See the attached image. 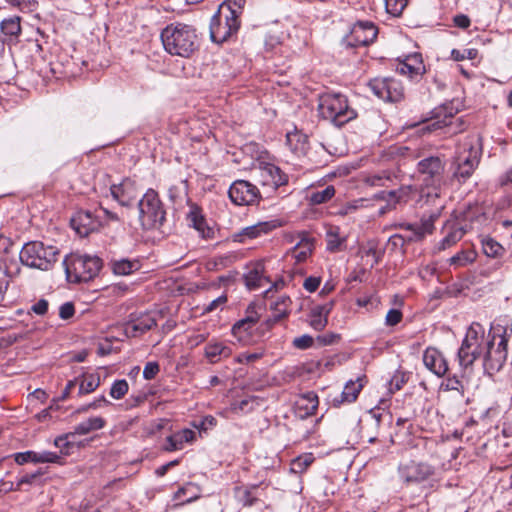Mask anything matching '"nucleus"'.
Masks as SVG:
<instances>
[{"instance_id": "f257e3e1", "label": "nucleus", "mask_w": 512, "mask_h": 512, "mask_svg": "<svg viewBox=\"0 0 512 512\" xmlns=\"http://www.w3.org/2000/svg\"><path fill=\"white\" fill-rule=\"evenodd\" d=\"M245 4L246 0H225L219 5L210 20V38L214 43H224L238 32Z\"/></svg>"}, {"instance_id": "f03ea898", "label": "nucleus", "mask_w": 512, "mask_h": 512, "mask_svg": "<svg viewBox=\"0 0 512 512\" xmlns=\"http://www.w3.org/2000/svg\"><path fill=\"white\" fill-rule=\"evenodd\" d=\"M164 49L173 56L189 58L199 47L196 29L184 23H172L161 32Z\"/></svg>"}, {"instance_id": "7ed1b4c3", "label": "nucleus", "mask_w": 512, "mask_h": 512, "mask_svg": "<svg viewBox=\"0 0 512 512\" xmlns=\"http://www.w3.org/2000/svg\"><path fill=\"white\" fill-rule=\"evenodd\" d=\"M436 467L424 461L409 460L398 466V476L405 487L421 486V490L428 497L439 487L435 479Z\"/></svg>"}, {"instance_id": "20e7f679", "label": "nucleus", "mask_w": 512, "mask_h": 512, "mask_svg": "<svg viewBox=\"0 0 512 512\" xmlns=\"http://www.w3.org/2000/svg\"><path fill=\"white\" fill-rule=\"evenodd\" d=\"M66 279L70 283L88 282L98 275L102 260L97 256L71 253L63 260Z\"/></svg>"}, {"instance_id": "39448f33", "label": "nucleus", "mask_w": 512, "mask_h": 512, "mask_svg": "<svg viewBox=\"0 0 512 512\" xmlns=\"http://www.w3.org/2000/svg\"><path fill=\"white\" fill-rule=\"evenodd\" d=\"M318 110L322 118L341 127L357 117V112L350 107L346 96L340 93H325L320 96Z\"/></svg>"}, {"instance_id": "423d86ee", "label": "nucleus", "mask_w": 512, "mask_h": 512, "mask_svg": "<svg viewBox=\"0 0 512 512\" xmlns=\"http://www.w3.org/2000/svg\"><path fill=\"white\" fill-rule=\"evenodd\" d=\"M482 154L481 139L478 136H467L457 151L456 169L453 177L460 183L466 182L478 167Z\"/></svg>"}, {"instance_id": "0eeeda50", "label": "nucleus", "mask_w": 512, "mask_h": 512, "mask_svg": "<svg viewBox=\"0 0 512 512\" xmlns=\"http://www.w3.org/2000/svg\"><path fill=\"white\" fill-rule=\"evenodd\" d=\"M59 254L60 251L56 246L32 241L22 247L19 258L21 263L29 268L48 271L57 262Z\"/></svg>"}, {"instance_id": "6e6552de", "label": "nucleus", "mask_w": 512, "mask_h": 512, "mask_svg": "<svg viewBox=\"0 0 512 512\" xmlns=\"http://www.w3.org/2000/svg\"><path fill=\"white\" fill-rule=\"evenodd\" d=\"M138 210L139 222L143 229H158L163 225L166 211L159 194L154 189H148L138 201Z\"/></svg>"}, {"instance_id": "1a4fd4ad", "label": "nucleus", "mask_w": 512, "mask_h": 512, "mask_svg": "<svg viewBox=\"0 0 512 512\" xmlns=\"http://www.w3.org/2000/svg\"><path fill=\"white\" fill-rule=\"evenodd\" d=\"M485 330L480 323H472L458 350L459 364L462 367L471 366L485 352Z\"/></svg>"}, {"instance_id": "9d476101", "label": "nucleus", "mask_w": 512, "mask_h": 512, "mask_svg": "<svg viewBox=\"0 0 512 512\" xmlns=\"http://www.w3.org/2000/svg\"><path fill=\"white\" fill-rule=\"evenodd\" d=\"M445 166L444 158L437 155L426 156L417 163L418 176L426 188L442 186Z\"/></svg>"}, {"instance_id": "9b49d317", "label": "nucleus", "mask_w": 512, "mask_h": 512, "mask_svg": "<svg viewBox=\"0 0 512 512\" xmlns=\"http://www.w3.org/2000/svg\"><path fill=\"white\" fill-rule=\"evenodd\" d=\"M496 337L487 339L485 342V352L483 355V366L490 375L498 372L507 359V340L499 336L498 343L495 344Z\"/></svg>"}, {"instance_id": "f8f14e48", "label": "nucleus", "mask_w": 512, "mask_h": 512, "mask_svg": "<svg viewBox=\"0 0 512 512\" xmlns=\"http://www.w3.org/2000/svg\"><path fill=\"white\" fill-rule=\"evenodd\" d=\"M228 195L236 205H253L258 202L260 191L246 180H236L231 184Z\"/></svg>"}, {"instance_id": "ddd939ff", "label": "nucleus", "mask_w": 512, "mask_h": 512, "mask_svg": "<svg viewBox=\"0 0 512 512\" xmlns=\"http://www.w3.org/2000/svg\"><path fill=\"white\" fill-rule=\"evenodd\" d=\"M258 182L264 188L276 190L288 183V176L281 169L268 162H260L256 169Z\"/></svg>"}, {"instance_id": "4468645a", "label": "nucleus", "mask_w": 512, "mask_h": 512, "mask_svg": "<svg viewBox=\"0 0 512 512\" xmlns=\"http://www.w3.org/2000/svg\"><path fill=\"white\" fill-rule=\"evenodd\" d=\"M162 316L163 311L159 310L146 312L132 318L124 326V334L127 337H138L155 327Z\"/></svg>"}, {"instance_id": "2eb2a0df", "label": "nucleus", "mask_w": 512, "mask_h": 512, "mask_svg": "<svg viewBox=\"0 0 512 512\" xmlns=\"http://www.w3.org/2000/svg\"><path fill=\"white\" fill-rule=\"evenodd\" d=\"M378 34V29L371 21L356 22L349 36V45L353 47L367 46L374 42Z\"/></svg>"}, {"instance_id": "dca6fc26", "label": "nucleus", "mask_w": 512, "mask_h": 512, "mask_svg": "<svg viewBox=\"0 0 512 512\" xmlns=\"http://www.w3.org/2000/svg\"><path fill=\"white\" fill-rule=\"evenodd\" d=\"M260 315L256 311L254 304H250L246 309V316L238 320L231 329L234 337L239 341H246L252 336L256 324L259 322Z\"/></svg>"}, {"instance_id": "f3484780", "label": "nucleus", "mask_w": 512, "mask_h": 512, "mask_svg": "<svg viewBox=\"0 0 512 512\" xmlns=\"http://www.w3.org/2000/svg\"><path fill=\"white\" fill-rule=\"evenodd\" d=\"M112 197L122 206H131L137 199L138 190L136 182L130 178H125L119 184H113L110 187Z\"/></svg>"}, {"instance_id": "a211bd4d", "label": "nucleus", "mask_w": 512, "mask_h": 512, "mask_svg": "<svg viewBox=\"0 0 512 512\" xmlns=\"http://www.w3.org/2000/svg\"><path fill=\"white\" fill-rule=\"evenodd\" d=\"M396 71L400 74L408 76L410 79L418 78L425 73V65L422 56L419 53H413L396 66Z\"/></svg>"}, {"instance_id": "6ab92c4d", "label": "nucleus", "mask_w": 512, "mask_h": 512, "mask_svg": "<svg viewBox=\"0 0 512 512\" xmlns=\"http://www.w3.org/2000/svg\"><path fill=\"white\" fill-rule=\"evenodd\" d=\"M423 363L425 367L438 377H442L448 371V364L440 351L429 347L424 351Z\"/></svg>"}, {"instance_id": "aec40b11", "label": "nucleus", "mask_w": 512, "mask_h": 512, "mask_svg": "<svg viewBox=\"0 0 512 512\" xmlns=\"http://www.w3.org/2000/svg\"><path fill=\"white\" fill-rule=\"evenodd\" d=\"M71 227L81 237H87L98 228V222L89 211H80L71 219Z\"/></svg>"}, {"instance_id": "412c9836", "label": "nucleus", "mask_w": 512, "mask_h": 512, "mask_svg": "<svg viewBox=\"0 0 512 512\" xmlns=\"http://www.w3.org/2000/svg\"><path fill=\"white\" fill-rule=\"evenodd\" d=\"M61 457L55 453L50 451H26L15 454V462L19 465H23L28 462L33 463H58Z\"/></svg>"}, {"instance_id": "4be33fe9", "label": "nucleus", "mask_w": 512, "mask_h": 512, "mask_svg": "<svg viewBox=\"0 0 512 512\" xmlns=\"http://www.w3.org/2000/svg\"><path fill=\"white\" fill-rule=\"evenodd\" d=\"M275 228L276 224L274 221L259 222L243 228L240 232L233 235V239L236 242H245L246 239H255Z\"/></svg>"}, {"instance_id": "5701e85b", "label": "nucleus", "mask_w": 512, "mask_h": 512, "mask_svg": "<svg viewBox=\"0 0 512 512\" xmlns=\"http://www.w3.org/2000/svg\"><path fill=\"white\" fill-rule=\"evenodd\" d=\"M21 18L19 16H13L4 19L0 24V30L2 34V41L8 45L15 44L18 42L21 34Z\"/></svg>"}, {"instance_id": "b1692460", "label": "nucleus", "mask_w": 512, "mask_h": 512, "mask_svg": "<svg viewBox=\"0 0 512 512\" xmlns=\"http://www.w3.org/2000/svg\"><path fill=\"white\" fill-rule=\"evenodd\" d=\"M204 354L210 363L215 364L229 358L232 355V349L224 342L211 341L205 346Z\"/></svg>"}, {"instance_id": "393cba45", "label": "nucleus", "mask_w": 512, "mask_h": 512, "mask_svg": "<svg viewBox=\"0 0 512 512\" xmlns=\"http://www.w3.org/2000/svg\"><path fill=\"white\" fill-rule=\"evenodd\" d=\"M363 378L358 377L355 381L350 380L346 383L343 391L341 392L339 398L336 397L333 399V404L335 406H339L343 403H353L358 398L360 391L363 388Z\"/></svg>"}, {"instance_id": "a878e982", "label": "nucleus", "mask_w": 512, "mask_h": 512, "mask_svg": "<svg viewBox=\"0 0 512 512\" xmlns=\"http://www.w3.org/2000/svg\"><path fill=\"white\" fill-rule=\"evenodd\" d=\"M331 311V304L317 305L309 314V324L316 331H322L328 323V315Z\"/></svg>"}, {"instance_id": "bb28decb", "label": "nucleus", "mask_w": 512, "mask_h": 512, "mask_svg": "<svg viewBox=\"0 0 512 512\" xmlns=\"http://www.w3.org/2000/svg\"><path fill=\"white\" fill-rule=\"evenodd\" d=\"M189 226H192L203 239L213 238L214 230L210 228L205 218L200 214L198 210H192L187 216Z\"/></svg>"}, {"instance_id": "cd10ccee", "label": "nucleus", "mask_w": 512, "mask_h": 512, "mask_svg": "<svg viewBox=\"0 0 512 512\" xmlns=\"http://www.w3.org/2000/svg\"><path fill=\"white\" fill-rule=\"evenodd\" d=\"M447 234L444 238L439 242L438 250H445L455 245L458 241L462 239L464 234L466 233L465 229L459 224L452 223L446 226Z\"/></svg>"}, {"instance_id": "c85d7f7f", "label": "nucleus", "mask_w": 512, "mask_h": 512, "mask_svg": "<svg viewBox=\"0 0 512 512\" xmlns=\"http://www.w3.org/2000/svg\"><path fill=\"white\" fill-rule=\"evenodd\" d=\"M110 266L114 274L126 276L139 269V262L127 258L111 259Z\"/></svg>"}, {"instance_id": "c756f323", "label": "nucleus", "mask_w": 512, "mask_h": 512, "mask_svg": "<svg viewBox=\"0 0 512 512\" xmlns=\"http://www.w3.org/2000/svg\"><path fill=\"white\" fill-rule=\"evenodd\" d=\"M78 379V395L82 396L95 391L101 383L100 376L97 373L83 374Z\"/></svg>"}, {"instance_id": "7c9ffc66", "label": "nucleus", "mask_w": 512, "mask_h": 512, "mask_svg": "<svg viewBox=\"0 0 512 512\" xmlns=\"http://www.w3.org/2000/svg\"><path fill=\"white\" fill-rule=\"evenodd\" d=\"M423 238V233L419 231L410 232L409 235L405 236L402 234H394L388 240V247L391 250L400 249L404 252V247L407 243L419 241Z\"/></svg>"}, {"instance_id": "2f4dec72", "label": "nucleus", "mask_w": 512, "mask_h": 512, "mask_svg": "<svg viewBox=\"0 0 512 512\" xmlns=\"http://www.w3.org/2000/svg\"><path fill=\"white\" fill-rule=\"evenodd\" d=\"M262 270V265L258 264L244 275L245 285L247 286L248 289H258L264 286V283L269 282V280L262 275Z\"/></svg>"}, {"instance_id": "473e14b6", "label": "nucleus", "mask_w": 512, "mask_h": 512, "mask_svg": "<svg viewBox=\"0 0 512 512\" xmlns=\"http://www.w3.org/2000/svg\"><path fill=\"white\" fill-rule=\"evenodd\" d=\"M314 249L312 238H303L291 251V256L297 263L304 262Z\"/></svg>"}, {"instance_id": "72a5a7b5", "label": "nucleus", "mask_w": 512, "mask_h": 512, "mask_svg": "<svg viewBox=\"0 0 512 512\" xmlns=\"http://www.w3.org/2000/svg\"><path fill=\"white\" fill-rule=\"evenodd\" d=\"M419 202L422 206H433V210H436L439 205H444L441 201V187L423 188L420 193Z\"/></svg>"}, {"instance_id": "f704fd0d", "label": "nucleus", "mask_w": 512, "mask_h": 512, "mask_svg": "<svg viewBox=\"0 0 512 512\" xmlns=\"http://www.w3.org/2000/svg\"><path fill=\"white\" fill-rule=\"evenodd\" d=\"M106 421L99 416L88 418L74 427L76 435H86L92 431L100 430L105 426Z\"/></svg>"}, {"instance_id": "c9c22d12", "label": "nucleus", "mask_w": 512, "mask_h": 512, "mask_svg": "<svg viewBox=\"0 0 512 512\" xmlns=\"http://www.w3.org/2000/svg\"><path fill=\"white\" fill-rule=\"evenodd\" d=\"M443 208H444V205H439V206H437L436 210H432L430 212V214H429V219L428 220H424L422 222L421 227H415L412 224H406L403 227L405 229H407L408 231H410L411 233H413L414 231L422 232L423 233V237H424L426 233H431L432 232V230H433V223L440 216Z\"/></svg>"}, {"instance_id": "e433bc0d", "label": "nucleus", "mask_w": 512, "mask_h": 512, "mask_svg": "<svg viewBox=\"0 0 512 512\" xmlns=\"http://www.w3.org/2000/svg\"><path fill=\"white\" fill-rule=\"evenodd\" d=\"M403 95L404 90L401 83L396 79L389 78L383 100L397 102L403 98Z\"/></svg>"}, {"instance_id": "4c0bfd02", "label": "nucleus", "mask_w": 512, "mask_h": 512, "mask_svg": "<svg viewBox=\"0 0 512 512\" xmlns=\"http://www.w3.org/2000/svg\"><path fill=\"white\" fill-rule=\"evenodd\" d=\"M335 195V188L332 185L321 191H313L308 195V201L312 205H320L331 200Z\"/></svg>"}, {"instance_id": "58836bf2", "label": "nucleus", "mask_w": 512, "mask_h": 512, "mask_svg": "<svg viewBox=\"0 0 512 512\" xmlns=\"http://www.w3.org/2000/svg\"><path fill=\"white\" fill-rule=\"evenodd\" d=\"M291 299L288 296H281L271 304V310L278 318H285L290 313Z\"/></svg>"}, {"instance_id": "ea45409f", "label": "nucleus", "mask_w": 512, "mask_h": 512, "mask_svg": "<svg viewBox=\"0 0 512 512\" xmlns=\"http://www.w3.org/2000/svg\"><path fill=\"white\" fill-rule=\"evenodd\" d=\"M313 461L314 457L312 454L300 455L291 462L290 470L293 473L301 474L313 463Z\"/></svg>"}, {"instance_id": "a19ab883", "label": "nucleus", "mask_w": 512, "mask_h": 512, "mask_svg": "<svg viewBox=\"0 0 512 512\" xmlns=\"http://www.w3.org/2000/svg\"><path fill=\"white\" fill-rule=\"evenodd\" d=\"M440 115H444L443 120H436V121L432 122L427 127L429 130L442 129L444 127L451 125V123H452L451 119L453 117L452 110H448L447 107H442L437 112V116H440Z\"/></svg>"}, {"instance_id": "79ce46f5", "label": "nucleus", "mask_w": 512, "mask_h": 512, "mask_svg": "<svg viewBox=\"0 0 512 512\" xmlns=\"http://www.w3.org/2000/svg\"><path fill=\"white\" fill-rule=\"evenodd\" d=\"M482 249L485 255L493 258L500 256L503 252V247L492 238L483 239Z\"/></svg>"}, {"instance_id": "37998d69", "label": "nucleus", "mask_w": 512, "mask_h": 512, "mask_svg": "<svg viewBox=\"0 0 512 512\" xmlns=\"http://www.w3.org/2000/svg\"><path fill=\"white\" fill-rule=\"evenodd\" d=\"M129 385L125 379L116 380L110 389V396L116 400L122 399L128 392Z\"/></svg>"}, {"instance_id": "c03bdc74", "label": "nucleus", "mask_w": 512, "mask_h": 512, "mask_svg": "<svg viewBox=\"0 0 512 512\" xmlns=\"http://www.w3.org/2000/svg\"><path fill=\"white\" fill-rule=\"evenodd\" d=\"M441 387L444 391H455L460 395V397L464 396V385L456 376L448 377L446 381L442 383Z\"/></svg>"}, {"instance_id": "a18cd8bd", "label": "nucleus", "mask_w": 512, "mask_h": 512, "mask_svg": "<svg viewBox=\"0 0 512 512\" xmlns=\"http://www.w3.org/2000/svg\"><path fill=\"white\" fill-rule=\"evenodd\" d=\"M474 259H475V257L472 252L463 250V251L458 252L453 257H451L449 261H450L451 265H454L457 267H462V266H466L469 263H472L474 261Z\"/></svg>"}, {"instance_id": "49530a36", "label": "nucleus", "mask_w": 512, "mask_h": 512, "mask_svg": "<svg viewBox=\"0 0 512 512\" xmlns=\"http://www.w3.org/2000/svg\"><path fill=\"white\" fill-rule=\"evenodd\" d=\"M388 80L389 78H375L372 79L368 84L369 88L372 90L374 95L377 96L379 99L383 100Z\"/></svg>"}, {"instance_id": "de8ad7c7", "label": "nucleus", "mask_w": 512, "mask_h": 512, "mask_svg": "<svg viewBox=\"0 0 512 512\" xmlns=\"http://www.w3.org/2000/svg\"><path fill=\"white\" fill-rule=\"evenodd\" d=\"M407 3V0H385L386 11L392 16H400Z\"/></svg>"}, {"instance_id": "09e8293b", "label": "nucleus", "mask_w": 512, "mask_h": 512, "mask_svg": "<svg viewBox=\"0 0 512 512\" xmlns=\"http://www.w3.org/2000/svg\"><path fill=\"white\" fill-rule=\"evenodd\" d=\"M195 439V432L190 429H183L173 435H171V440L176 442L178 445L183 447L184 443L192 442Z\"/></svg>"}, {"instance_id": "8fccbe9b", "label": "nucleus", "mask_w": 512, "mask_h": 512, "mask_svg": "<svg viewBox=\"0 0 512 512\" xmlns=\"http://www.w3.org/2000/svg\"><path fill=\"white\" fill-rule=\"evenodd\" d=\"M477 55L478 50L474 48L464 49L463 51L452 49L451 51V58L454 61H463L465 59L473 60L477 57Z\"/></svg>"}, {"instance_id": "3c124183", "label": "nucleus", "mask_w": 512, "mask_h": 512, "mask_svg": "<svg viewBox=\"0 0 512 512\" xmlns=\"http://www.w3.org/2000/svg\"><path fill=\"white\" fill-rule=\"evenodd\" d=\"M343 239L340 238L338 229H331L327 232V249L334 252L340 249Z\"/></svg>"}, {"instance_id": "603ef678", "label": "nucleus", "mask_w": 512, "mask_h": 512, "mask_svg": "<svg viewBox=\"0 0 512 512\" xmlns=\"http://www.w3.org/2000/svg\"><path fill=\"white\" fill-rule=\"evenodd\" d=\"M391 180V174L388 172H382L367 176L365 182L370 186H385L387 181Z\"/></svg>"}, {"instance_id": "864d4df0", "label": "nucleus", "mask_w": 512, "mask_h": 512, "mask_svg": "<svg viewBox=\"0 0 512 512\" xmlns=\"http://www.w3.org/2000/svg\"><path fill=\"white\" fill-rule=\"evenodd\" d=\"M5 3L20 11H32L36 7V0H4Z\"/></svg>"}, {"instance_id": "5fc2aeb1", "label": "nucleus", "mask_w": 512, "mask_h": 512, "mask_svg": "<svg viewBox=\"0 0 512 512\" xmlns=\"http://www.w3.org/2000/svg\"><path fill=\"white\" fill-rule=\"evenodd\" d=\"M301 402H305L303 406L306 409L307 414H313L318 407V397L313 393L304 395L301 398Z\"/></svg>"}, {"instance_id": "6e6d98bb", "label": "nucleus", "mask_w": 512, "mask_h": 512, "mask_svg": "<svg viewBox=\"0 0 512 512\" xmlns=\"http://www.w3.org/2000/svg\"><path fill=\"white\" fill-rule=\"evenodd\" d=\"M237 493L239 502L242 503L243 506H253L257 501L247 488H237Z\"/></svg>"}, {"instance_id": "4d7b16f0", "label": "nucleus", "mask_w": 512, "mask_h": 512, "mask_svg": "<svg viewBox=\"0 0 512 512\" xmlns=\"http://www.w3.org/2000/svg\"><path fill=\"white\" fill-rule=\"evenodd\" d=\"M110 401H108L105 396H100L99 398L95 399L94 401L86 404V405H83L81 406L80 408H78L77 412L78 413H84V412H87L91 409H98L100 407H103V406H108L110 405Z\"/></svg>"}, {"instance_id": "13d9d810", "label": "nucleus", "mask_w": 512, "mask_h": 512, "mask_svg": "<svg viewBox=\"0 0 512 512\" xmlns=\"http://www.w3.org/2000/svg\"><path fill=\"white\" fill-rule=\"evenodd\" d=\"M160 371V366L157 362H148L146 363L143 369V377L146 380H152L156 377V375Z\"/></svg>"}, {"instance_id": "bf43d9fd", "label": "nucleus", "mask_w": 512, "mask_h": 512, "mask_svg": "<svg viewBox=\"0 0 512 512\" xmlns=\"http://www.w3.org/2000/svg\"><path fill=\"white\" fill-rule=\"evenodd\" d=\"M313 342L314 340L310 335L304 334L300 337L295 338L293 340V345L298 349L304 350L310 348L313 345Z\"/></svg>"}, {"instance_id": "052dcab7", "label": "nucleus", "mask_w": 512, "mask_h": 512, "mask_svg": "<svg viewBox=\"0 0 512 512\" xmlns=\"http://www.w3.org/2000/svg\"><path fill=\"white\" fill-rule=\"evenodd\" d=\"M363 199L354 200L352 202L344 204L338 211L341 216H346L350 213L355 212L360 206H362Z\"/></svg>"}, {"instance_id": "680f3d73", "label": "nucleus", "mask_w": 512, "mask_h": 512, "mask_svg": "<svg viewBox=\"0 0 512 512\" xmlns=\"http://www.w3.org/2000/svg\"><path fill=\"white\" fill-rule=\"evenodd\" d=\"M42 475L43 472L40 469L33 473H26L18 479L17 485L22 486L24 484H34L36 480Z\"/></svg>"}, {"instance_id": "e2e57ef3", "label": "nucleus", "mask_w": 512, "mask_h": 512, "mask_svg": "<svg viewBox=\"0 0 512 512\" xmlns=\"http://www.w3.org/2000/svg\"><path fill=\"white\" fill-rule=\"evenodd\" d=\"M406 381L407 378L404 373L395 374L390 380V391L394 392L400 390L406 383Z\"/></svg>"}, {"instance_id": "0e129e2a", "label": "nucleus", "mask_w": 512, "mask_h": 512, "mask_svg": "<svg viewBox=\"0 0 512 512\" xmlns=\"http://www.w3.org/2000/svg\"><path fill=\"white\" fill-rule=\"evenodd\" d=\"M75 314V307L72 302H66L59 308V317L63 320L72 318Z\"/></svg>"}, {"instance_id": "69168bd1", "label": "nucleus", "mask_w": 512, "mask_h": 512, "mask_svg": "<svg viewBox=\"0 0 512 512\" xmlns=\"http://www.w3.org/2000/svg\"><path fill=\"white\" fill-rule=\"evenodd\" d=\"M402 320V312L398 309H390L386 314L385 322L388 326H395Z\"/></svg>"}, {"instance_id": "338daca9", "label": "nucleus", "mask_w": 512, "mask_h": 512, "mask_svg": "<svg viewBox=\"0 0 512 512\" xmlns=\"http://www.w3.org/2000/svg\"><path fill=\"white\" fill-rule=\"evenodd\" d=\"M281 319L282 318L277 317V314L273 313V316L271 318H268L264 322L260 323L257 330L263 335L265 332L269 331Z\"/></svg>"}, {"instance_id": "774afa93", "label": "nucleus", "mask_w": 512, "mask_h": 512, "mask_svg": "<svg viewBox=\"0 0 512 512\" xmlns=\"http://www.w3.org/2000/svg\"><path fill=\"white\" fill-rule=\"evenodd\" d=\"M453 23L458 28L467 29L471 25V20L465 14H457L453 17Z\"/></svg>"}]
</instances>
